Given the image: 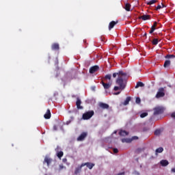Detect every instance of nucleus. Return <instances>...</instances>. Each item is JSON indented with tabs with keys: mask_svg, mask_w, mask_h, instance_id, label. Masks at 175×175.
<instances>
[{
	"mask_svg": "<svg viewBox=\"0 0 175 175\" xmlns=\"http://www.w3.org/2000/svg\"><path fill=\"white\" fill-rule=\"evenodd\" d=\"M116 84L118 86H115L113 90L115 91H123V90H125V88L126 87V73L119 71V76L116 79Z\"/></svg>",
	"mask_w": 175,
	"mask_h": 175,
	"instance_id": "obj_1",
	"label": "nucleus"
},
{
	"mask_svg": "<svg viewBox=\"0 0 175 175\" xmlns=\"http://www.w3.org/2000/svg\"><path fill=\"white\" fill-rule=\"evenodd\" d=\"M100 84H102L105 90H109L113 84V81H111V75L108 74L105 75L103 80L101 81Z\"/></svg>",
	"mask_w": 175,
	"mask_h": 175,
	"instance_id": "obj_2",
	"label": "nucleus"
},
{
	"mask_svg": "<svg viewBox=\"0 0 175 175\" xmlns=\"http://www.w3.org/2000/svg\"><path fill=\"white\" fill-rule=\"evenodd\" d=\"M94 114H95V112H94L92 110L87 111L83 114L82 118L83 120H90V118H91Z\"/></svg>",
	"mask_w": 175,
	"mask_h": 175,
	"instance_id": "obj_3",
	"label": "nucleus"
},
{
	"mask_svg": "<svg viewBox=\"0 0 175 175\" xmlns=\"http://www.w3.org/2000/svg\"><path fill=\"white\" fill-rule=\"evenodd\" d=\"M163 96H165V88H160L158 90L155 98H157V99H159V98H163Z\"/></svg>",
	"mask_w": 175,
	"mask_h": 175,
	"instance_id": "obj_4",
	"label": "nucleus"
},
{
	"mask_svg": "<svg viewBox=\"0 0 175 175\" xmlns=\"http://www.w3.org/2000/svg\"><path fill=\"white\" fill-rule=\"evenodd\" d=\"M163 113V108L161 107H157L154 109V116H159Z\"/></svg>",
	"mask_w": 175,
	"mask_h": 175,
	"instance_id": "obj_5",
	"label": "nucleus"
},
{
	"mask_svg": "<svg viewBox=\"0 0 175 175\" xmlns=\"http://www.w3.org/2000/svg\"><path fill=\"white\" fill-rule=\"evenodd\" d=\"M137 139H139L138 137L134 136L132 137V139H128V138H124V139H122V143H131L132 140H137Z\"/></svg>",
	"mask_w": 175,
	"mask_h": 175,
	"instance_id": "obj_6",
	"label": "nucleus"
},
{
	"mask_svg": "<svg viewBox=\"0 0 175 175\" xmlns=\"http://www.w3.org/2000/svg\"><path fill=\"white\" fill-rule=\"evenodd\" d=\"M88 133L86 132L82 133L78 137H77V141L78 142H83L85 137H87Z\"/></svg>",
	"mask_w": 175,
	"mask_h": 175,
	"instance_id": "obj_7",
	"label": "nucleus"
},
{
	"mask_svg": "<svg viewBox=\"0 0 175 175\" xmlns=\"http://www.w3.org/2000/svg\"><path fill=\"white\" fill-rule=\"evenodd\" d=\"M84 166H87V167L91 170V169L95 166V164L90 162L82 163L81 167H84Z\"/></svg>",
	"mask_w": 175,
	"mask_h": 175,
	"instance_id": "obj_8",
	"label": "nucleus"
},
{
	"mask_svg": "<svg viewBox=\"0 0 175 175\" xmlns=\"http://www.w3.org/2000/svg\"><path fill=\"white\" fill-rule=\"evenodd\" d=\"M76 106L79 110L83 109V106H81V100L79 98H77Z\"/></svg>",
	"mask_w": 175,
	"mask_h": 175,
	"instance_id": "obj_9",
	"label": "nucleus"
},
{
	"mask_svg": "<svg viewBox=\"0 0 175 175\" xmlns=\"http://www.w3.org/2000/svg\"><path fill=\"white\" fill-rule=\"evenodd\" d=\"M116 24H118V21H112L111 22H110L109 25V31L113 29V28H114V27L116 25Z\"/></svg>",
	"mask_w": 175,
	"mask_h": 175,
	"instance_id": "obj_10",
	"label": "nucleus"
},
{
	"mask_svg": "<svg viewBox=\"0 0 175 175\" xmlns=\"http://www.w3.org/2000/svg\"><path fill=\"white\" fill-rule=\"evenodd\" d=\"M99 70V66H94L90 68V73H95V72H98Z\"/></svg>",
	"mask_w": 175,
	"mask_h": 175,
	"instance_id": "obj_11",
	"label": "nucleus"
},
{
	"mask_svg": "<svg viewBox=\"0 0 175 175\" xmlns=\"http://www.w3.org/2000/svg\"><path fill=\"white\" fill-rule=\"evenodd\" d=\"M45 120H50L51 118V111L50 109H47L46 113L44 115Z\"/></svg>",
	"mask_w": 175,
	"mask_h": 175,
	"instance_id": "obj_12",
	"label": "nucleus"
},
{
	"mask_svg": "<svg viewBox=\"0 0 175 175\" xmlns=\"http://www.w3.org/2000/svg\"><path fill=\"white\" fill-rule=\"evenodd\" d=\"M98 106L100 109H109V104L104 103H99Z\"/></svg>",
	"mask_w": 175,
	"mask_h": 175,
	"instance_id": "obj_13",
	"label": "nucleus"
},
{
	"mask_svg": "<svg viewBox=\"0 0 175 175\" xmlns=\"http://www.w3.org/2000/svg\"><path fill=\"white\" fill-rule=\"evenodd\" d=\"M51 49L55 51H58V50H59V44L53 43L51 46Z\"/></svg>",
	"mask_w": 175,
	"mask_h": 175,
	"instance_id": "obj_14",
	"label": "nucleus"
},
{
	"mask_svg": "<svg viewBox=\"0 0 175 175\" xmlns=\"http://www.w3.org/2000/svg\"><path fill=\"white\" fill-rule=\"evenodd\" d=\"M139 18L143 20L144 21H146V20H150L151 18V16L142 15V16H139Z\"/></svg>",
	"mask_w": 175,
	"mask_h": 175,
	"instance_id": "obj_15",
	"label": "nucleus"
},
{
	"mask_svg": "<svg viewBox=\"0 0 175 175\" xmlns=\"http://www.w3.org/2000/svg\"><path fill=\"white\" fill-rule=\"evenodd\" d=\"M157 25H158V23H157L156 21L154 22L153 25L151 27L150 31H149V33H152L154 31H155Z\"/></svg>",
	"mask_w": 175,
	"mask_h": 175,
	"instance_id": "obj_16",
	"label": "nucleus"
},
{
	"mask_svg": "<svg viewBox=\"0 0 175 175\" xmlns=\"http://www.w3.org/2000/svg\"><path fill=\"white\" fill-rule=\"evenodd\" d=\"M51 159L49 158L48 157H46L44 158L43 163H46L47 166H50V163H51Z\"/></svg>",
	"mask_w": 175,
	"mask_h": 175,
	"instance_id": "obj_17",
	"label": "nucleus"
},
{
	"mask_svg": "<svg viewBox=\"0 0 175 175\" xmlns=\"http://www.w3.org/2000/svg\"><path fill=\"white\" fill-rule=\"evenodd\" d=\"M119 135L120 136H128V135H129V133H128L126 131L121 130L119 132Z\"/></svg>",
	"mask_w": 175,
	"mask_h": 175,
	"instance_id": "obj_18",
	"label": "nucleus"
},
{
	"mask_svg": "<svg viewBox=\"0 0 175 175\" xmlns=\"http://www.w3.org/2000/svg\"><path fill=\"white\" fill-rule=\"evenodd\" d=\"M160 164L163 167L167 166V165H169V161L167 160H161Z\"/></svg>",
	"mask_w": 175,
	"mask_h": 175,
	"instance_id": "obj_19",
	"label": "nucleus"
},
{
	"mask_svg": "<svg viewBox=\"0 0 175 175\" xmlns=\"http://www.w3.org/2000/svg\"><path fill=\"white\" fill-rule=\"evenodd\" d=\"M124 9L126 10V12H131V4L129 3H127L124 5Z\"/></svg>",
	"mask_w": 175,
	"mask_h": 175,
	"instance_id": "obj_20",
	"label": "nucleus"
},
{
	"mask_svg": "<svg viewBox=\"0 0 175 175\" xmlns=\"http://www.w3.org/2000/svg\"><path fill=\"white\" fill-rule=\"evenodd\" d=\"M83 168V167H81V165L75 168V174H79V173H80V172H81V169Z\"/></svg>",
	"mask_w": 175,
	"mask_h": 175,
	"instance_id": "obj_21",
	"label": "nucleus"
},
{
	"mask_svg": "<svg viewBox=\"0 0 175 175\" xmlns=\"http://www.w3.org/2000/svg\"><path fill=\"white\" fill-rule=\"evenodd\" d=\"M170 60H165L163 64L164 68H169V66H170Z\"/></svg>",
	"mask_w": 175,
	"mask_h": 175,
	"instance_id": "obj_22",
	"label": "nucleus"
},
{
	"mask_svg": "<svg viewBox=\"0 0 175 175\" xmlns=\"http://www.w3.org/2000/svg\"><path fill=\"white\" fill-rule=\"evenodd\" d=\"M129 102H131V97H130V96H129V97H127V98H126V100H124L123 105H124V106H126V105H129Z\"/></svg>",
	"mask_w": 175,
	"mask_h": 175,
	"instance_id": "obj_23",
	"label": "nucleus"
},
{
	"mask_svg": "<svg viewBox=\"0 0 175 175\" xmlns=\"http://www.w3.org/2000/svg\"><path fill=\"white\" fill-rule=\"evenodd\" d=\"M158 43H159V40H158V38H154L152 41V44H153V46H157Z\"/></svg>",
	"mask_w": 175,
	"mask_h": 175,
	"instance_id": "obj_24",
	"label": "nucleus"
},
{
	"mask_svg": "<svg viewBox=\"0 0 175 175\" xmlns=\"http://www.w3.org/2000/svg\"><path fill=\"white\" fill-rule=\"evenodd\" d=\"M139 87H144V83L143 82L139 81L135 85V88H139Z\"/></svg>",
	"mask_w": 175,
	"mask_h": 175,
	"instance_id": "obj_25",
	"label": "nucleus"
},
{
	"mask_svg": "<svg viewBox=\"0 0 175 175\" xmlns=\"http://www.w3.org/2000/svg\"><path fill=\"white\" fill-rule=\"evenodd\" d=\"M155 152H156V154H161V152H163V148L160 147V148L156 149Z\"/></svg>",
	"mask_w": 175,
	"mask_h": 175,
	"instance_id": "obj_26",
	"label": "nucleus"
},
{
	"mask_svg": "<svg viewBox=\"0 0 175 175\" xmlns=\"http://www.w3.org/2000/svg\"><path fill=\"white\" fill-rule=\"evenodd\" d=\"M57 157H58L59 158V159H61V158H62V157H64V152H62V151L58 152L57 154Z\"/></svg>",
	"mask_w": 175,
	"mask_h": 175,
	"instance_id": "obj_27",
	"label": "nucleus"
},
{
	"mask_svg": "<svg viewBox=\"0 0 175 175\" xmlns=\"http://www.w3.org/2000/svg\"><path fill=\"white\" fill-rule=\"evenodd\" d=\"M147 116H148V113L144 112V113L140 114V118H144L145 117H147Z\"/></svg>",
	"mask_w": 175,
	"mask_h": 175,
	"instance_id": "obj_28",
	"label": "nucleus"
},
{
	"mask_svg": "<svg viewBox=\"0 0 175 175\" xmlns=\"http://www.w3.org/2000/svg\"><path fill=\"white\" fill-rule=\"evenodd\" d=\"M154 3H157V0H150V1L147 2V5H154Z\"/></svg>",
	"mask_w": 175,
	"mask_h": 175,
	"instance_id": "obj_29",
	"label": "nucleus"
},
{
	"mask_svg": "<svg viewBox=\"0 0 175 175\" xmlns=\"http://www.w3.org/2000/svg\"><path fill=\"white\" fill-rule=\"evenodd\" d=\"M165 58H166L167 59H169L170 58H175V55H167L165 56Z\"/></svg>",
	"mask_w": 175,
	"mask_h": 175,
	"instance_id": "obj_30",
	"label": "nucleus"
},
{
	"mask_svg": "<svg viewBox=\"0 0 175 175\" xmlns=\"http://www.w3.org/2000/svg\"><path fill=\"white\" fill-rule=\"evenodd\" d=\"M154 135L156 136H159V135H161V131L159 129L155 130Z\"/></svg>",
	"mask_w": 175,
	"mask_h": 175,
	"instance_id": "obj_31",
	"label": "nucleus"
},
{
	"mask_svg": "<svg viewBox=\"0 0 175 175\" xmlns=\"http://www.w3.org/2000/svg\"><path fill=\"white\" fill-rule=\"evenodd\" d=\"M117 76H118V77L120 76V72H114V73L113 74V77L116 78V77H117Z\"/></svg>",
	"mask_w": 175,
	"mask_h": 175,
	"instance_id": "obj_32",
	"label": "nucleus"
},
{
	"mask_svg": "<svg viewBox=\"0 0 175 175\" xmlns=\"http://www.w3.org/2000/svg\"><path fill=\"white\" fill-rule=\"evenodd\" d=\"M140 102H142V100H140V98L139 97H137L136 100H135V103L139 104V103H140Z\"/></svg>",
	"mask_w": 175,
	"mask_h": 175,
	"instance_id": "obj_33",
	"label": "nucleus"
},
{
	"mask_svg": "<svg viewBox=\"0 0 175 175\" xmlns=\"http://www.w3.org/2000/svg\"><path fill=\"white\" fill-rule=\"evenodd\" d=\"M159 9H162V5H158L157 7L156 8V10H159Z\"/></svg>",
	"mask_w": 175,
	"mask_h": 175,
	"instance_id": "obj_34",
	"label": "nucleus"
},
{
	"mask_svg": "<svg viewBox=\"0 0 175 175\" xmlns=\"http://www.w3.org/2000/svg\"><path fill=\"white\" fill-rule=\"evenodd\" d=\"M113 151L114 154H117L118 152V149L113 148Z\"/></svg>",
	"mask_w": 175,
	"mask_h": 175,
	"instance_id": "obj_35",
	"label": "nucleus"
},
{
	"mask_svg": "<svg viewBox=\"0 0 175 175\" xmlns=\"http://www.w3.org/2000/svg\"><path fill=\"white\" fill-rule=\"evenodd\" d=\"M171 117H172V118H174V119H175V112H174V113H172L171 114Z\"/></svg>",
	"mask_w": 175,
	"mask_h": 175,
	"instance_id": "obj_36",
	"label": "nucleus"
},
{
	"mask_svg": "<svg viewBox=\"0 0 175 175\" xmlns=\"http://www.w3.org/2000/svg\"><path fill=\"white\" fill-rule=\"evenodd\" d=\"M124 174H125V172H120L116 175H124Z\"/></svg>",
	"mask_w": 175,
	"mask_h": 175,
	"instance_id": "obj_37",
	"label": "nucleus"
},
{
	"mask_svg": "<svg viewBox=\"0 0 175 175\" xmlns=\"http://www.w3.org/2000/svg\"><path fill=\"white\" fill-rule=\"evenodd\" d=\"M121 94V92H118L114 93V95H120Z\"/></svg>",
	"mask_w": 175,
	"mask_h": 175,
	"instance_id": "obj_38",
	"label": "nucleus"
},
{
	"mask_svg": "<svg viewBox=\"0 0 175 175\" xmlns=\"http://www.w3.org/2000/svg\"><path fill=\"white\" fill-rule=\"evenodd\" d=\"M171 172H172V173H175V167L174 168H172Z\"/></svg>",
	"mask_w": 175,
	"mask_h": 175,
	"instance_id": "obj_39",
	"label": "nucleus"
},
{
	"mask_svg": "<svg viewBox=\"0 0 175 175\" xmlns=\"http://www.w3.org/2000/svg\"><path fill=\"white\" fill-rule=\"evenodd\" d=\"M143 37H144V38H146V37H147V33H145L143 35Z\"/></svg>",
	"mask_w": 175,
	"mask_h": 175,
	"instance_id": "obj_40",
	"label": "nucleus"
},
{
	"mask_svg": "<svg viewBox=\"0 0 175 175\" xmlns=\"http://www.w3.org/2000/svg\"><path fill=\"white\" fill-rule=\"evenodd\" d=\"M162 7L161 8H166V5H165L163 3H161Z\"/></svg>",
	"mask_w": 175,
	"mask_h": 175,
	"instance_id": "obj_41",
	"label": "nucleus"
},
{
	"mask_svg": "<svg viewBox=\"0 0 175 175\" xmlns=\"http://www.w3.org/2000/svg\"><path fill=\"white\" fill-rule=\"evenodd\" d=\"M66 161V159H63V162H65Z\"/></svg>",
	"mask_w": 175,
	"mask_h": 175,
	"instance_id": "obj_42",
	"label": "nucleus"
},
{
	"mask_svg": "<svg viewBox=\"0 0 175 175\" xmlns=\"http://www.w3.org/2000/svg\"><path fill=\"white\" fill-rule=\"evenodd\" d=\"M54 129H55V131H57V127L54 126Z\"/></svg>",
	"mask_w": 175,
	"mask_h": 175,
	"instance_id": "obj_43",
	"label": "nucleus"
},
{
	"mask_svg": "<svg viewBox=\"0 0 175 175\" xmlns=\"http://www.w3.org/2000/svg\"><path fill=\"white\" fill-rule=\"evenodd\" d=\"M114 133H117V131H115Z\"/></svg>",
	"mask_w": 175,
	"mask_h": 175,
	"instance_id": "obj_44",
	"label": "nucleus"
}]
</instances>
